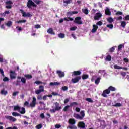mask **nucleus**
I'll use <instances>...</instances> for the list:
<instances>
[{
    "instance_id": "1",
    "label": "nucleus",
    "mask_w": 129,
    "mask_h": 129,
    "mask_svg": "<svg viewBox=\"0 0 129 129\" xmlns=\"http://www.w3.org/2000/svg\"><path fill=\"white\" fill-rule=\"evenodd\" d=\"M115 90H116V89H115L114 87L110 86L108 87V89L103 91V93H102L101 95L103 97H107V95L106 94H109V93H110V91H115Z\"/></svg>"
},
{
    "instance_id": "2",
    "label": "nucleus",
    "mask_w": 129,
    "mask_h": 129,
    "mask_svg": "<svg viewBox=\"0 0 129 129\" xmlns=\"http://www.w3.org/2000/svg\"><path fill=\"white\" fill-rule=\"evenodd\" d=\"M80 114L81 116L78 114H74V117L76 118V119H80V120H82L84 116H85V113H84V111H81Z\"/></svg>"
},
{
    "instance_id": "3",
    "label": "nucleus",
    "mask_w": 129,
    "mask_h": 129,
    "mask_svg": "<svg viewBox=\"0 0 129 129\" xmlns=\"http://www.w3.org/2000/svg\"><path fill=\"white\" fill-rule=\"evenodd\" d=\"M27 7H28V9H31L32 7H34V8L37 7V5L33 1L28 0L27 3Z\"/></svg>"
},
{
    "instance_id": "4",
    "label": "nucleus",
    "mask_w": 129,
    "mask_h": 129,
    "mask_svg": "<svg viewBox=\"0 0 129 129\" xmlns=\"http://www.w3.org/2000/svg\"><path fill=\"white\" fill-rule=\"evenodd\" d=\"M39 89L36 90L35 91L36 94H40L41 92H44L45 90L44 89V86L40 85L39 87Z\"/></svg>"
},
{
    "instance_id": "5",
    "label": "nucleus",
    "mask_w": 129,
    "mask_h": 129,
    "mask_svg": "<svg viewBox=\"0 0 129 129\" xmlns=\"http://www.w3.org/2000/svg\"><path fill=\"white\" fill-rule=\"evenodd\" d=\"M74 23L76 24H78V25H82L83 23L81 21V17H77L75 18V20L74 21Z\"/></svg>"
},
{
    "instance_id": "6",
    "label": "nucleus",
    "mask_w": 129,
    "mask_h": 129,
    "mask_svg": "<svg viewBox=\"0 0 129 129\" xmlns=\"http://www.w3.org/2000/svg\"><path fill=\"white\" fill-rule=\"evenodd\" d=\"M80 79H81V76H76L74 78L72 79L71 81L72 83H77V82H79Z\"/></svg>"
},
{
    "instance_id": "7",
    "label": "nucleus",
    "mask_w": 129,
    "mask_h": 129,
    "mask_svg": "<svg viewBox=\"0 0 129 129\" xmlns=\"http://www.w3.org/2000/svg\"><path fill=\"white\" fill-rule=\"evenodd\" d=\"M20 12H21V13L22 14V16L23 17H32V15L30 14L29 12H28L27 13L24 12V10H22L21 9L20 10Z\"/></svg>"
},
{
    "instance_id": "8",
    "label": "nucleus",
    "mask_w": 129,
    "mask_h": 129,
    "mask_svg": "<svg viewBox=\"0 0 129 129\" xmlns=\"http://www.w3.org/2000/svg\"><path fill=\"white\" fill-rule=\"evenodd\" d=\"M101 17H102V14L101 13H97L94 17V20H95V21H98Z\"/></svg>"
},
{
    "instance_id": "9",
    "label": "nucleus",
    "mask_w": 129,
    "mask_h": 129,
    "mask_svg": "<svg viewBox=\"0 0 129 129\" xmlns=\"http://www.w3.org/2000/svg\"><path fill=\"white\" fill-rule=\"evenodd\" d=\"M36 103H37V99H36V97H34L33 98V100L31 103L30 104V106L31 107H35V106H36Z\"/></svg>"
},
{
    "instance_id": "10",
    "label": "nucleus",
    "mask_w": 129,
    "mask_h": 129,
    "mask_svg": "<svg viewBox=\"0 0 129 129\" xmlns=\"http://www.w3.org/2000/svg\"><path fill=\"white\" fill-rule=\"evenodd\" d=\"M5 118H6V119H8V120H10V121H12V122L17 121V119L15 118L12 116H5Z\"/></svg>"
},
{
    "instance_id": "11",
    "label": "nucleus",
    "mask_w": 129,
    "mask_h": 129,
    "mask_svg": "<svg viewBox=\"0 0 129 129\" xmlns=\"http://www.w3.org/2000/svg\"><path fill=\"white\" fill-rule=\"evenodd\" d=\"M54 105L55 110H57V111H59V110H61V109H62V107L60 106V104H59V103L56 102L54 103Z\"/></svg>"
},
{
    "instance_id": "12",
    "label": "nucleus",
    "mask_w": 129,
    "mask_h": 129,
    "mask_svg": "<svg viewBox=\"0 0 129 129\" xmlns=\"http://www.w3.org/2000/svg\"><path fill=\"white\" fill-rule=\"evenodd\" d=\"M78 126L80 128L84 129L85 128V123H84V122L83 121L79 122V123H78Z\"/></svg>"
},
{
    "instance_id": "13",
    "label": "nucleus",
    "mask_w": 129,
    "mask_h": 129,
    "mask_svg": "<svg viewBox=\"0 0 129 129\" xmlns=\"http://www.w3.org/2000/svg\"><path fill=\"white\" fill-rule=\"evenodd\" d=\"M69 124H71V125H74L75 123H76V121L74 118H71L68 121Z\"/></svg>"
},
{
    "instance_id": "14",
    "label": "nucleus",
    "mask_w": 129,
    "mask_h": 129,
    "mask_svg": "<svg viewBox=\"0 0 129 129\" xmlns=\"http://www.w3.org/2000/svg\"><path fill=\"white\" fill-rule=\"evenodd\" d=\"M56 73L57 74H58V76L60 78L64 77V76H65V73H64V72L61 71H59V70L57 71Z\"/></svg>"
},
{
    "instance_id": "15",
    "label": "nucleus",
    "mask_w": 129,
    "mask_h": 129,
    "mask_svg": "<svg viewBox=\"0 0 129 129\" xmlns=\"http://www.w3.org/2000/svg\"><path fill=\"white\" fill-rule=\"evenodd\" d=\"M81 75V72L80 71H75L73 72L72 76H78V75Z\"/></svg>"
},
{
    "instance_id": "16",
    "label": "nucleus",
    "mask_w": 129,
    "mask_h": 129,
    "mask_svg": "<svg viewBox=\"0 0 129 129\" xmlns=\"http://www.w3.org/2000/svg\"><path fill=\"white\" fill-rule=\"evenodd\" d=\"M97 29H98V26L95 24L93 25V29L91 30L92 33H95L96 31H97Z\"/></svg>"
},
{
    "instance_id": "17",
    "label": "nucleus",
    "mask_w": 129,
    "mask_h": 129,
    "mask_svg": "<svg viewBox=\"0 0 129 129\" xmlns=\"http://www.w3.org/2000/svg\"><path fill=\"white\" fill-rule=\"evenodd\" d=\"M15 71L10 72V78L11 79H16V76H15Z\"/></svg>"
},
{
    "instance_id": "18",
    "label": "nucleus",
    "mask_w": 129,
    "mask_h": 129,
    "mask_svg": "<svg viewBox=\"0 0 129 129\" xmlns=\"http://www.w3.org/2000/svg\"><path fill=\"white\" fill-rule=\"evenodd\" d=\"M48 34H50L51 35H55V32H54V30L53 28H49L47 30Z\"/></svg>"
},
{
    "instance_id": "19",
    "label": "nucleus",
    "mask_w": 129,
    "mask_h": 129,
    "mask_svg": "<svg viewBox=\"0 0 129 129\" xmlns=\"http://www.w3.org/2000/svg\"><path fill=\"white\" fill-rule=\"evenodd\" d=\"M5 25L6 26L10 28L12 26L13 22H12L11 21H8L7 23H5Z\"/></svg>"
},
{
    "instance_id": "20",
    "label": "nucleus",
    "mask_w": 129,
    "mask_h": 129,
    "mask_svg": "<svg viewBox=\"0 0 129 129\" xmlns=\"http://www.w3.org/2000/svg\"><path fill=\"white\" fill-rule=\"evenodd\" d=\"M105 15H106V16H110V15H111V12H110V10L108 8H107L105 10Z\"/></svg>"
},
{
    "instance_id": "21",
    "label": "nucleus",
    "mask_w": 129,
    "mask_h": 129,
    "mask_svg": "<svg viewBox=\"0 0 129 129\" xmlns=\"http://www.w3.org/2000/svg\"><path fill=\"white\" fill-rule=\"evenodd\" d=\"M34 83L35 84H37V85H39L40 84H44V85H46V84H47V83L46 82H42L41 81H36L34 82Z\"/></svg>"
},
{
    "instance_id": "22",
    "label": "nucleus",
    "mask_w": 129,
    "mask_h": 129,
    "mask_svg": "<svg viewBox=\"0 0 129 129\" xmlns=\"http://www.w3.org/2000/svg\"><path fill=\"white\" fill-rule=\"evenodd\" d=\"M100 80H101V78L98 77L95 80V83L96 84V85H98L100 82Z\"/></svg>"
},
{
    "instance_id": "23",
    "label": "nucleus",
    "mask_w": 129,
    "mask_h": 129,
    "mask_svg": "<svg viewBox=\"0 0 129 129\" xmlns=\"http://www.w3.org/2000/svg\"><path fill=\"white\" fill-rule=\"evenodd\" d=\"M61 84L58 82H50V85L51 86H54L55 85H60Z\"/></svg>"
},
{
    "instance_id": "24",
    "label": "nucleus",
    "mask_w": 129,
    "mask_h": 129,
    "mask_svg": "<svg viewBox=\"0 0 129 129\" xmlns=\"http://www.w3.org/2000/svg\"><path fill=\"white\" fill-rule=\"evenodd\" d=\"M1 94L2 95H7V94H8V91H6L5 89H3L1 91Z\"/></svg>"
},
{
    "instance_id": "25",
    "label": "nucleus",
    "mask_w": 129,
    "mask_h": 129,
    "mask_svg": "<svg viewBox=\"0 0 129 129\" xmlns=\"http://www.w3.org/2000/svg\"><path fill=\"white\" fill-rule=\"evenodd\" d=\"M89 77V76L87 74H83L82 76V78L83 80H85V79H88Z\"/></svg>"
},
{
    "instance_id": "26",
    "label": "nucleus",
    "mask_w": 129,
    "mask_h": 129,
    "mask_svg": "<svg viewBox=\"0 0 129 129\" xmlns=\"http://www.w3.org/2000/svg\"><path fill=\"white\" fill-rule=\"evenodd\" d=\"M64 21H67V22H69V21H73V18L71 17H65L63 18Z\"/></svg>"
},
{
    "instance_id": "27",
    "label": "nucleus",
    "mask_w": 129,
    "mask_h": 129,
    "mask_svg": "<svg viewBox=\"0 0 129 129\" xmlns=\"http://www.w3.org/2000/svg\"><path fill=\"white\" fill-rule=\"evenodd\" d=\"M67 128H70V129H77V126L74 125H69L67 127Z\"/></svg>"
},
{
    "instance_id": "28",
    "label": "nucleus",
    "mask_w": 129,
    "mask_h": 129,
    "mask_svg": "<svg viewBox=\"0 0 129 129\" xmlns=\"http://www.w3.org/2000/svg\"><path fill=\"white\" fill-rule=\"evenodd\" d=\"M106 61H108L109 62H110L111 61V56L110 55H108L105 58Z\"/></svg>"
},
{
    "instance_id": "29",
    "label": "nucleus",
    "mask_w": 129,
    "mask_h": 129,
    "mask_svg": "<svg viewBox=\"0 0 129 129\" xmlns=\"http://www.w3.org/2000/svg\"><path fill=\"white\" fill-rule=\"evenodd\" d=\"M115 50V46H113L109 49V52L110 53H114Z\"/></svg>"
},
{
    "instance_id": "30",
    "label": "nucleus",
    "mask_w": 129,
    "mask_h": 129,
    "mask_svg": "<svg viewBox=\"0 0 129 129\" xmlns=\"http://www.w3.org/2000/svg\"><path fill=\"white\" fill-rule=\"evenodd\" d=\"M107 22H108L110 24H111V23H113V19L112 17H109L108 19H107Z\"/></svg>"
},
{
    "instance_id": "31",
    "label": "nucleus",
    "mask_w": 129,
    "mask_h": 129,
    "mask_svg": "<svg viewBox=\"0 0 129 129\" xmlns=\"http://www.w3.org/2000/svg\"><path fill=\"white\" fill-rule=\"evenodd\" d=\"M27 22V20H19L16 22V24H21L22 23H26Z\"/></svg>"
},
{
    "instance_id": "32",
    "label": "nucleus",
    "mask_w": 129,
    "mask_h": 129,
    "mask_svg": "<svg viewBox=\"0 0 129 129\" xmlns=\"http://www.w3.org/2000/svg\"><path fill=\"white\" fill-rule=\"evenodd\" d=\"M74 105H78V103H77V102H73L70 104L69 106L70 107L74 106Z\"/></svg>"
},
{
    "instance_id": "33",
    "label": "nucleus",
    "mask_w": 129,
    "mask_h": 129,
    "mask_svg": "<svg viewBox=\"0 0 129 129\" xmlns=\"http://www.w3.org/2000/svg\"><path fill=\"white\" fill-rule=\"evenodd\" d=\"M82 12L84 13L85 15H88V13H89L87 9H82Z\"/></svg>"
},
{
    "instance_id": "34",
    "label": "nucleus",
    "mask_w": 129,
    "mask_h": 129,
    "mask_svg": "<svg viewBox=\"0 0 129 129\" xmlns=\"http://www.w3.org/2000/svg\"><path fill=\"white\" fill-rule=\"evenodd\" d=\"M69 107H70V105H67L66 106L63 108V111L66 112L67 111H68V109H69Z\"/></svg>"
},
{
    "instance_id": "35",
    "label": "nucleus",
    "mask_w": 129,
    "mask_h": 129,
    "mask_svg": "<svg viewBox=\"0 0 129 129\" xmlns=\"http://www.w3.org/2000/svg\"><path fill=\"white\" fill-rule=\"evenodd\" d=\"M121 26L123 28H125V26H126V22H125V21H122L121 23Z\"/></svg>"
},
{
    "instance_id": "36",
    "label": "nucleus",
    "mask_w": 129,
    "mask_h": 129,
    "mask_svg": "<svg viewBox=\"0 0 129 129\" xmlns=\"http://www.w3.org/2000/svg\"><path fill=\"white\" fill-rule=\"evenodd\" d=\"M114 69H122V67L117 66V64L114 65Z\"/></svg>"
},
{
    "instance_id": "37",
    "label": "nucleus",
    "mask_w": 129,
    "mask_h": 129,
    "mask_svg": "<svg viewBox=\"0 0 129 129\" xmlns=\"http://www.w3.org/2000/svg\"><path fill=\"white\" fill-rule=\"evenodd\" d=\"M24 76L28 79H31V78H33V76L31 75H25Z\"/></svg>"
},
{
    "instance_id": "38",
    "label": "nucleus",
    "mask_w": 129,
    "mask_h": 129,
    "mask_svg": "<svg viewBox=\"0 0 129 129\" xmlns=\"http://www.w3.org/2000/svg\"><path fill=\"white\" fill-rule=\"evenodd\" d=\"M58 37L61 39H63V38H65V34L63 33H60L58 34Z\"/></svg>"
},
{
    "instance_id": "39",
    "label": "nucleus",
    "mask_w": 129,
    "mask_h": 129,
    "mask_svg": "<svg viewBox=\"0 0 129 129\" xmlns=\"http://www.w3.org/2000/svg\"><path fill=\"white\" fill-rule=\"evenodd\" d=\"M12 115L13 116H21V114L15 112L12 113Z\"/></svg>"
},
{
    "instance_id": "40",
    "label": "nucleus",
    "mask_w": 129,
    "mask_h": 129,
    "mask_svg": "<svg viewBox=\"0 0 129 129\" xmlns=\"http://www.w3.org/2000/svg\"><path fill=\"white\" fill-rule=\"evenodd\" d=\"M63 3L67 5H69L71 3V0H63Z\"/></svg>"
},
{
    "instance_id": "41",
    "label": "nucleus",
    "mask_w": 129,
    "mask_h": 129,
    "mask_svg": "<svg viewBox=\"0 0 129 129\" xmlns=\"http://www.w3.org/2000/svg\"><path fill=\"white\" fill-rule=\"evenodd\" d=\"M107 28H109V29H113V24H110L106 25Z\"/></svg>"
},
{
    "instance_id": "42",
    "label": "nucleus",
    "mask_w": 129,
    "mask_h": 129,
    "mask_svg": "<svg viewBox=\"0 0 129 129\" xmlns=\"http://www.w3.org/2000/svg\"><path fill=\"white\" fill-rule=\"evenodd\" d=\"M20 113L21 114H25V113H26V109H25V108L24 107L22 108V111H20Z\"/></svg>"
},
{
    "instance_id": "43",
    "label": "nucleus",
    "mask_w": 129,
    "mask_h": 129,
    "mask_svg": "<svg viewBox=\"0 0 129 129\" xmlns=\"http://www.w3.org/2000/svg\"><path fill=\"white\" fill-rule=\"evenodd\" d=\"M14 110H20L21 109V107L19 106H14Z\"/></svg>"
},
{
    "instance_id": "44",
    "label": "nucleus",
    "mask_w": 129,
    "mask_h": 129,
    "mask_svg": "<svg viewBox=\"0 0 129 129\" xmlns=\"http://www.w3.org/2000/svg\"><path fill=\"white\" fill-rule=\"evenodd\" d=\"M9 14H10V11H5L2 14V16L3 17H6V16L9 15Z\"/></svg>"
},
{
    "instance_id": "45",
    "label": "nucleus",
    "mask_w": 129,
    "mask_h": 129,
    "mask_svg": "<svg viewBox=\"0 0 129 129\" xmlns=\"http://www.w3.org/2000/svg\"><path fill=\"white\" fill-rule=\"evenodd\" d=\"M115 107H120L121 106H122V105L120 104V103H117L114 105Z\"/></svg>"
},
{
    "instance_id": "46",
    "label": "nucleus",
    "mask_w": 129,
    "mask_h": 129,
    "mask_svg": "<svg viewBox=\"0 0 129 129\" xmlns=\"http://www.w3.org/2000/svg\"><path fill=\"white\" fill-rule=\"evenodd\" d=\"M35 127L36 129H41L42 127H43V125H42V124H39L36 125Z\"/></svg>"
},
{
    "instance_id": "47",
    "label": "nucleus",
    "mask_w": 129,
    "mask_h": 129,
    "mask_svg": "<svg viewBox=\"0 0 129 129\" xmlns=\"http://www.w3.org/2000/svg\"><path fill=\"white\" fill-rule=\"evenodd\" d=\"M61 90H62L63 91H67V90H68V87L66 86H63L61 88Z\"/></svg>"
},
{
    "instance_id": "48",
    "label": "nucleus",
    "mask_w": 129,
    "mask_h": 129,
    "mask_svg": "<svg viewBox=\"0 0 129 129\" xmlns=\"http://www.w3.org/2000/svg\"><path fill=\"white\" fill-rule=\"evenodd\" d=\"M67 15L68 16V17H71V16H73V14L72 13V11H69L67 13Z\"/></svg>"
},
{
    "instance_id": "49",
    "label": "nucleus",
    "mask_w": 129,
    "mask_h": 129,
    "mask_svg": "<svg viewBox=\"0 0 129 129\" xmlns=\"http://www.w3.org/2000/svg\"><path fill=\"white\" fill-rule=\"evenodd\" d=\"M40 117L42 118V119H45V114L44 113L40 114Z\"/></svg>"
},
{
    "instance_id": "50",
    "label": "nucleus",
    "mask_w": 129,
    "mask_h": 129,
    "mask_svg": "<svg viewBox=\"0 0 129 129\" xmlns=\"http://www.w3.org/2000/svg\"><path fill=\"white\" fill-rule=\"evenodd\" d=\"M86 101H88V102H90L91 103H92L93 102V101L90 98H86Z\"/></svg>"
},
{
    "instance_id": "51",
    "label": "nucleus",
    "mask_w": 129,
    "mask_h": 129,
    "mask_svg": "<svg viewBox=\"0 0 129 129\" xmlns=\"http://www.w3.org/2000/svg\"><path fill=\"white\" fill-rule=\"evenodd\" d=\"M122 47H123V45H122V44H120V45L118 46V51H120V50H121V49H122Z\"/></svg>"
},
{
    "instance_id": "52",
    "label": "nucleus",
    "mask_w": 129,
    "mask_h": 129,
    "mask_svg": "<svg viewBox=\"0 0 129 129\" xmlns=\"http://www.w3.org/2000/svg\"><path fill=\"white\" fill-rule=\"evenodd\" d=\"M19 93H20V92L16 91V92H14L13 93L12 95L13 96H17V95L19 94Z\"/></svg>"
},
{
    "instance_id": "53",
    "label": "nucleus",
    "mask_w": 129,
    "mask_h": 129,
    "mask_svg": "<svg viewBox=\"0 0 129 129\" xmlns=\"http://www.w3.org/2000/svg\"><path fill=\"white\" fill-rule=\"evenodd\" d=\"M21 81L22 83H26V78L22 77L21 79Z\"/></svg>"
},
{
    "instance_id": "54",
    "label": "nucleus",
    "mask_w": 129,
    "mask_h": 129,
    "mask_svg": "<svg viewBox=\"0 0 129 129\" xmlns=\"http://www.w3.org/2000/svg\"><path fill=\"white\" fill-rule=\"evenodd\" d=\"M70 100L69 99H68V98L65 99L64 100V104H66V103H68L69 102Z\"/></svg>"
},
{
    "instance_id": "55",
    "label": "nucleus",
    "mask_w": 129,
    "mask_h": 129,
    "mask_svg": "<svg viewBox=\"0 0 129 129\" xmlns=\"http://www.w3.org/2000/svg\"><path fill=\"white\" fill-rule=\"evenodd\" d=\"M0 73L2 74L3 77H5V74H4V70L2 69H0Z\"/></svg>"
},
{
    "instance_id": "56",
    "label": "nucleus",
    "mask_w": 129,
    "mask_h": 129,
    "mask_svg": "<svg viewBox=\"0 0 129 129\" xmlns=\"http://www.w3.org/2000/svg\"><path fill=\"white\" fill-rule=\"evenodd\" d=\"M6 5H12L13 4V2L11 1H7L5 3Z\"/></svg>"
},
{
    "instance_id": "57",
    "label": "nucleus",
    "mask_w": 129,
    "mask_h": 129,
    "mask_svg": "<svg viewBox=\"0 0 129 129\" xmlns=\"http://www.w3.org/2000/svg\"><path fill=\"white\" fill-rule=\"evenodd\" d=\"M121 75L123 77H125V76H126V73H125V72H121Z\"/></svg>"
},
{
    "instance_id": "58",
    "label": "nucleus",
    "mask_w": 129,
    "mask_h": 129,
    "mask_svg": "<svg viewBox=\"0 0 129 129\" xmlns=\"http://www.w3.org/2000/svg\"><path fill=\"white\" fill-rule=\"evenodd\" d=\"M50 111L51 112V113H55V112L57 111V110H56V109H51L50 110Z\"/></svg>"
},
{
    "instance_id": "59",
    "label": "nucleus",
    "mask_w": 129,
    "mask_h": 129,
    "mask_svg": "<svg viewBox=\"0 0 129 129\" xmlns=\"http://www.w3.org/2000/svg\"><path fill=\"white\" fill-rule=\"evenodd\" d=\"M123 19L125 20V21H129V15L125 16L124 18H123Z\"/></svg>"
},
{
    "instance_id": "60",
    "label": "nucleus",
    "mask_w": 129,
    "mask_h": 129,
    "mask_svg": "<svg viewBox=\"0 0 129 129\" xmlns=\"http://www.w3.org/2000/svg\"><path fill=\"white\" fill-rule=\"evenodd\" d=\"M5 7L6 9H12V5H6Z\"/></svg>"
},
{
    "instance_id": "61",
    "label": "nucleus",
    "mask_w": 129,
    "mask_h": 129,
    "mask_svg": "<svg viewBox=\"0 0 129 129\" xmlns=\"http://www.w3.org/2000/svg\"><path fill=\"white\" fill-rule=\"evenodd\" d=\"M3 81H4V82H6L7 81H9V78L5 77L3 79Z\"/></svg>"
},
{
    "instance_id": "62",
    "label": "nucleus",
    "mask_w": 129,
    "mask_h": 129,
    "mask_svg": "<svg viewBox=\"0 0 129 129\" xmlns=\"http://www.w3.org/2000/svg\"><path fill=\"white\" fill-rule=\"evenodd\" d=\"M102 25V22L101 21H99L96 23V26H101Z\"/></svg>"
},
{
    "instance_id": "63",
    "label": "nucleus",
    "mask_w": 129,
    "mask_h": 129,
    "mask_svg": "<svg viewBox=\"0 0 129 129\" xmlns=\"http://www.w3.org/2000/svg\"><path fill=\"white\" fill-rule=\"evenodd\" d=\"M123 13H122V12L121 11H117L116 13V15L117 16L118 15H122Z\"/></svg>"
},
{
    "instance_id": "64",
    "label": "nucleus",
    "mask_w": 129,
    "mask_h": 129,
    "mask_svg": "<svg viewBox=\"0 0 129 129\" xmlns=\"http://www.w3.org/2000/svg\"><path fill=\"white\" fill-rule=\"evenodd\" d=\"M123 61H124V62H125V63H128L129 59H128V58H125L123 59Z\"/></svg>"
}]
</instances>
